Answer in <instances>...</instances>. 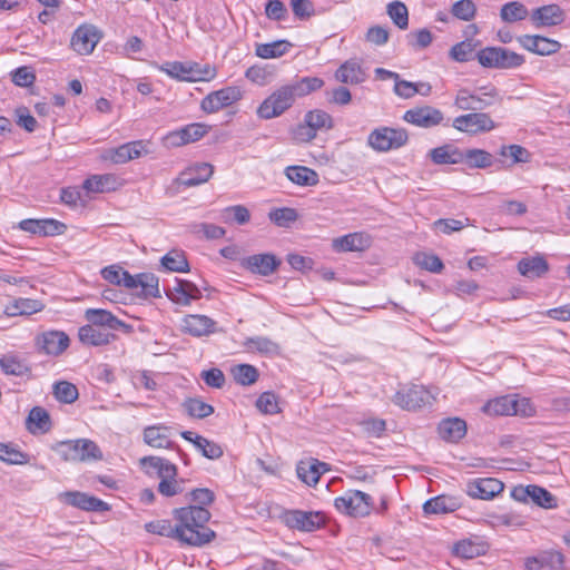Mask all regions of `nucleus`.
Here are the masks:
<instances>
[{
	"instance_id": "1",
	"label": "nucleus",
	"mask_w": 570,
	"mask_h": 570,
	"mask_svg": "<svg viewBox=\"0 0 570 570\" xmlns=\"http://www.w3.org/2000/svg\"><path fill=\"white\" fill-rule=\"evenodd\" d=\"M174 517L177 521L178 541L181 543L202 547L216 537L215 532L206 527L210 512L204 507L189 505L175 509Z\"/></svg>"
},
{
	"instance_id": "2",
	"label": "nucleus",
	"mask_w": 570,
	"mask_h": 570,
	"mask_svg": "<svg viewBox=\"0 0 570 570\" xmlns=\"http://www.w3.org/2000/svg\"><path fill=\"white\" fill-rule=\"evenodd\" d=\"M52 450L66 462H87L102 459L99 446L89 439L59 441Z\"/></svg>"
},
{
	"instance_id": "3",
	"label": "nucleus",
	"mask_w": 570,
	"mask_h": 570,
	"mask_svg": "<svg viewBox=\"0 0 570 570\" xmlns=\"http://www.w3.org/2000/svg\"><path fill=\"white\" fill-rule=\"evenodd\" d=\"M484 68L517 69L524 65L525 57L504 47H485L476 53Z\"/></svg>"
},
{
	"instance_id": "4",
	"label": "nucleus",
	"mask_w": 570,
	"mask_h": 570,
	"mask_svg": "<svg viewBox=\"0 0 570 570\" xmlns=\"http://www.w3.org/2000/svg\"><path fill=\"white\" fill-rule=\"evenodd\" d=\"M500 100L498 89L489 83L470 91L462 88L458 91L454 105L461 110H483Z\"/></svg>"
},
{
	"instance_id": "5",
	"label": "nucleus",
	"mask_w": 570,
	"mask_h": 570,
	"mask_svg": "<svg viewBox=\"0 0 570 570\" xmlns=\"http://www.w3.org/2000/svg\"><path fill=\"white\" fill-rule=\"evenodd\" d=\"M296 97L288 83L275 89L258 106L256 114L261 119L269 120L283 115L295 102Z\"/></svg>"
},
{
	"instance_id": "6",
	"label": "nucleus",
	"mask_w": 570,
	"mask_h": 570,
	"mask_svg": "<svg viewBox=\"0 0 570 570\" xmlns=\"http://www.w3.org/2000/svg\"><path fill=\"white\" fill-rule=\"evenodd\" d=\"M163 287H106L102 295L118 304H140L150 297H161Z\"/></svg>"
},
{
	"instance_id": "7",
	"label": "nucleus",
	"mask_w": 570,
	"mask_h": 570,
	"mask_svg": "<svg viewBox=\"0 0 570 570\" xmlns=\"http://www.w3.org/2000/svg\"><path fill=\"white\" fill-rule=\"evenodd\" d=\"M159 70L168 75L170 78L179 81H206L215 76L214 69L206 67L204 70L197 63L167 61L159 66Z\"/></svg>"
},
{
	"instance_id": "8",
	"label": "nucleus",
	"mask_w": 570,
	"mask_h": 570,
	"mask_svg": "<svg viewBox=\"0 0 570 570\" xmlns=\"http://www.w3.org/2000/svg\"><path fill=\"white\" fill-rule=\"evenodd\" d=\"M372 504L371 495L358 490H348L334 501V505L340 512L354 518L368 515Z\"/></svg>"
},
{
	"instance_id": "9",
	"label": "nucleus",
	"mask_w": 570,
	"mask_h": 570,
	"mask_svg": "<svg viewBox=\"0 0 570 570\" xmlns=\"http://www.w3.org/2000/svg\"><path fill=\"white\" fill-rule=\"evenodd\" d=\"M100 274L110 285H159V278L155 274L140 273L131 275L118 264L104 267Z\"/></svg>"
},
{
	"instance_id": "10",
	"label": "nucleus",
	"mask_w": 570,
	"mask_h": 570,
	"mask_svg": "<svg viewBox=\"0 0 570 570\" xmlns=\"http://www.w3.org/2000/svg\"><path fill=\"white\" fill-rule=\"evenodd\" d=\"M406 130L400 128L381 127L374 129L367 138V144L376 151L397 149L407 142Z\"/></svg>"
},
{
	"instance_id": "11",
	"label": "nucleus",
	"mask_w": 570,
	"mask_h": 570,
	"mask_svg": "<svg viewBox=\"0 0 570 570\" xmlns=\"http://www.w3.org/2000/svg\"><path fill=\"white\" fill-rule=\"evenodd\" d=\"M209 126L194 122L176 130L169 131L163 138V145L167 148H177L202 139L208 132Z\"/></svg>"
},
{
	"instance_id": "12",
	"label": "nucleus",
	"mask_w": 570,
	"mask_h": 570,
	"mask_svg": "<svg viewBox=\"0 0 570 570\" xmlns=\"http://www.w3.org/2000/svg\"><path fill=\"white\" fill-rule=\"evenodd\" d=\"M283 520L288 528L305 532L315 531L325 523L323 513L302 510L286 511Z\"/></svg>"
},
{
	"instance_id": "13",
	"label": "nucleus",
	"mask_w": 570,
	"mask_h": 570,
	"mask_svg": "<svg viewBox=\"0 0 570 570\" xmlns=\"http://www.w3.org/2000/svg\"><path fill=\"white\" fill-rule=\"evenodd\" d=\"M39 353L48 356H60L70 345L69 336L62 331H47L35 340Z\"/></svg>"
},
{
	"instance_id": "14",
	"label": "nucleus",
	"mask_w": 570,
	"mask_h": 570,
	"mask_svg": "<svg viewBox=\"0 0 570 570\" xmlns=\"http://www.w3.org/2000/svg\"><path fill=\"white\" fill-rule=\"evenodd\" d=\"M433 400L432 392L422 385H413L407 390L399 391L393 397L396 405L407 411L430 405Z\"/></svg>"
},
{
	"instance_id": "15",
	"label": "nucleus",
	"mask_w": 570,
	"mask_h": 570,
	"mask_svg": "<svg viewBox=\"0 0 570 570\" xmlns=\"http://www.w3.org/2000/svg\"><path fill=\"white\" fill-rule=\"evenodd\" d=\"M373 245V237L366 232H354L332 239L331 247L335 253H363Z\"/></svg>"
},
{
	"instance_id": "16",
	"label": "nucleus",
	"mask_w": 570,
	"mask_h": 570,
	"mask_svg": "<svg viewBox=\"0 0 570 570\" xmlns=\"http://www.w3.org/2000/svg\"><path fill=\"white\" fill-rule=\"evenodd\" d=\"M242 98L237 87H225L208 94L200 102V108L206 114H214L229 107Z\"/></svg>"
},
{
	"instance_id": "17",
	"label": "nucleus",
	"mask_w": 570,
	"mask_h": 570,
	"mask_svg": "<svg viewBox=\"0 0 570 570\" xmlns=\"http://www.w3.org/2000/svg\"><path fill=\"white\" fill-rule=\"evenodd\" d=\"M58 499L65 504L83 511L105 512L110 510L107 502L80 491L61 492L58 494Z\"/></svg>"
},
{
	"instance_id": "18",
	"label": "nucleus",
	"mask_w": 570,
	"mask_h": 570,
	"mask_svg": "<svg viewBox=\"0 0 570 570\" xmlns=\"http://www.w3.org/2000/svg\"><path fill=\"white\" fill-rule=\"evenodd\" d=\"M453 127L459 131L474 135L491 131L495 128V124L488 114L471 112L455 117Z\"/></svg>"
},
{
	"instance_id": "19",
	"label": "nucleus",
	"mask_w": 570,
	"mask_h": 570,
	"mask_svg": "<svg viewBox=\"0 0 570 570\" xmlns=\"http://www.w3.org/2000/svg\"><path fill=\"white\" fill-rule=\"evenodd\" d=\"M305 124L298 126L296 130L297 139L302 141H309L316 136L318 129H326L332 127L331 116L323 110H312L305 115Z\"/></svg>"
},
{
	"instance_id": "20",
	"label": "nucleus",
	"mask_w": 570,
	"mask_h": 570,
	"mask_svg": "<svg viewBox=\"0 0 570 570\" xmlns=\"http://www.w3.org/2000/svg\"><path fill=\"white\" fill-rule=\"evenodd\" d=\"M101 38L98 29L92 24H81L72 33L70 46L79 55H89L94 51Z\"/></svg>"
},
{
	"instance_id": "21",
	"label": "nucleus",
	"mask_w": 570,
	"mask_h": 570,
	"mask_svg": "<svg viewBox=\"0 0 570 570\" xmlns=\"http://www.w3.org/2000/svg\"><path fill=\"white\" fill-rule=\"evenodd\" d=\"M85 318L89 324L105 328L110 333H115L116 331L129 333L131 331L130 325L104 308H87L85 311Z\"/></svg>"
},
{
	"instance_id": "22",
	"label": "nucleus",
	"mask_w": 570,
	"mask_h": 570,
	"mask_svg": "<svg viewBox=\"0 0 570 570\" xmlns=\"http://www.w3.org/2000/svg\"><path fill=\"white\" fill-rule=\"evenodd\" d=\"M517 41L524 50L539 56H551L561 49L559 41L540 35H522Z\"/></svg>"
},
{
	"instance_id": "23",
	"label": "nucleus",
	"mask_w": 570,
	"mask_h": 570,
	"mask_svg": "<svg viewBox=\"0 0 570 570\" xmlns=\"http://www.w3.org/2000/svg\"><path fill=\"white\" fill-rule=\"evenodd\" d=\"M214 174V166L209 163H195L185 168L175 183L184 187H195L207 183Z\"/></svg>"
},
{
	"instance_id": "24",
	"label": "nucleus",
	"mask_w": 570,
	"mask_h": 570,
	"mask_svg": "<svg viewBox=\"0 0 570 570\" xmlns=\"http://www.w3.org/2000/svg\"><path fill=\"white\" fill-rule=\"evenodd\" d=\"M403 119L417 127L432 128L440 125L444 117L441 110L431 106H422L405 111Z\"/></svg>"
},
{
	"instance_id": "25",
	"label": "nucleus",
	"mask_w": 570,
	"mask_h": 570,
	"mask_svg": "<svg viewBox=\"0 0 570 570\" xmlns=\"http://www.w3.org/2000/svg\"><path fill=\"white\" fill-rule=\"evenodd\" d=\"M240 265L253 274L268 276L279 267L281 259L271 253L255 254L242 258Z\"/></svg>"
},
{
	"instance_id": "26",
	"label": "nucleus",
	"mask_w": 570,
	"mask_h": 570,
	"mask_svg": "<svg viewBox=\"0 0 570 570\" xmlns=\"http://www.w3.org/2000/svg\"><path fill=\"white\" fill-rule=\"evenodd\" d=\"M19 228L23 232L39 235V236H55L61 235L67 229V226L56 219H23L19 223Z\"/></svg>"
},
{
	"instance_id": "27",
	"label": "nucleus",
	"mask_w": 570,
	"mask_h": 570,
	"mask_svg": "<svg viewBox=\"0 0 570 570\" xmlns=\"http://www.w3.org/2000/svg\"><path fill=\"white\" fill-rule=\"evenodd\" d=\"M504 484L494 478H483L469 481L466 484V493L473 499L490 500L501 493Z\"/></svg>"
},
{
	"instance_id": "28",
	"label": "nucleus",
	"mask_w": 570,
	"mask_h": 570,
	"mask_svg": "<svg viewBox=\"0 0 570 570\" xmlns=\"http://www.w3.org/2000/svg\"><path fill=\"white\" fill-rule=\"evenodd\" d=\"M140 141L124 144L117 148H108L101 151L100 159L116 165L126 164L129 160L140 157Z\"/></svg>"
},
{
	"instance_id": "29",
	"label": "nucleus",
	"mask_w": 570,
	"mask_h": 570,
	"mask_svg": "<svg viewBox=\"0 0 570 570\" xmlns=\"http://www.w3.org/2000/svg\"><path fill=\"white\" fill-rule=\"evenodd\" d=\"M181 331L195 337L216 332V322L206 315H187L181 321Z\"/></svg>"
},
{
	"instance_id": "30",
	"label": "nucleus",
	"mask_w": 570,
	"mask_h": 570,
	"mask_svg": "<svg viewBox=\"0 0 570 570\" xmlns=\"http://www.w3.org/2000/svg\"><path fill=\"white\" fill-rule=\"evenodd\" d=\"M79 341L87 346H105L112 343L117 336L105 328L86 324L78 330Z\"/></svg>"
},
{
	"instance_id": "31",
	"label": "nucleus",
	"mask_w": 570,
	"mask_h": 570,
	"mask_svg": "<svg viewBox=\"0 0 570 570\" xmlns=\"http://www.w3.org/2000/svg\"><path fill=\"white\" fill-rule=\"evenodd\" d=\"M171 428L156 424L144 429V442L155 449H174L175 443L170 440Z\"/></svg>"
},
{
	"instance_id": "32",
	"label": "nucleus",
	"mask_w": 570,
	"mask_h": 570,
	"mask_svg": "<svg viewBox=\"0 0 570 570\" xmlns=\"http://www.w3.org/2000/svg\"><path fill=\"white\" fill-rule=\"evenodd\" d=\"M563 19V10L558 4H547L534 9L531 13V20L537 28L556 26Z\"/></svg>"
},
{
	"instance_id": "33",
	"label": "nucleus",
	"mask_w": 570,
	"mask_h": 570,
	"mask_svg": "<svg viewBox=\"0 0 570 570\" xmlns=\"http://www.w3.org/2000/svg\"><path fill=\"white\" fill-rule=\"evenodd\" d=\"M328 470V464L321 462L317 459L301 461L296 468L297 476L299 480L309 487L317 484L321 475Z\"/></svg>"
},
{
	"instance_id": "34",
	"label": "nucleus",
	"mask_w": 570,
	"mask_h": 570,
	"mask_svg": "<svg viewBox=\"0 0 570 570\" xmlns=\"http://www.w3.org/2000/svg\"><path fill=\"white\" fill-rule=\"evenodd\" d=\"M518 271L522 276L534 281L549 271V264L541 255L524 257L518 263Z\"/></svg>"
},
{
	"instance_id": "35",
	"label": "nucleus",
	"mask_w": 570,
	"mask_h": 570,
	"mask_svg": "<svg viewBox=\"0 0 570 570\" xmlns=\"http://www.w3.org/2000/svg\"><path fill=\"white\" fill-rule=\"evenodd\" d=\"M440 436L448 442H458L466 434V423L459 417H450L440 422Z\"/></svg>"
},
{
	"instance_id": "36",
	"label": "nucleus",
	"mask_w": 570,
	"mask_h": 570,
	"mask_svg": "<svg viewBox=\"0 0 570 570\" xmlns=\"http://www.w3.org/2000/svg\"><path fill=\"white\" fill-rule=\"evenodd\" d=\"M337 81L347 85H358L365 80V72L356 60H347L335 72Z\"/></svg>"
},
{
	"instance_id": "37",
	"label": "nucleus",
	"mask_w": 570,
	"mask_h": 570,
	"mask_svg": "<svg viewBox=\"0 0 570 570\" xmlns=\"http://www.w3.org/2000/svg\"><path fill=\"white\" fill-rule=\"evenodd\" d=\"M430 158L434 164L438 165H454L464 163L462 150L450 144L431 149Z\"/></svg>"
},
{
	"instance_id": "38",
	"label": "nucleus",
	"mask_w": 570,
	"mask_h": 570,
	"mask_svg": "<svg viewBox=\"0 0 570 570\" xmlns=\"http://www.w3.org/2000/svg\"><path fill=\"white\" fill-rule=\"evenodd\" d=\"M26 425L32 434L46 433L51 429L50 415L43 407L35 406L29 412Z\"/></svg>"
},
{
	"instance_id": "39",
	"label": "nucleus",
	"mask_w": 570,
	"mask_h": 570,
	"mask_svg": "<svg viewBox=\"0 0 570 570\" xmlns=\"http://www.w3.org/2000/svg\"><path fill=\"white\" fill-rule=\"evenodd\" d=\"M285 176L298 186H315L318 183L317 173L305 166H288Z\"/></svg>"
},
{
	"instance_id": "40",
	"label": "nucleus",
	"mask_w": 570,
	"mask_h": 570,
	"mask_svg": "<svg viewBox=\"0 0 570 570\" xmlns=\"http://www.w3.org/2000/svg\"><path fill=\"white\" fill-rule=\"evenodd\" d=\"M459 507L460 504L455 498L439 495L428 500L423 504V511L426 514H443L454 512Z\"/></svg>"
},
{
	"instance_id": "41",
	"label": "nucleus",
	"mask_w": 570,
	"mask_h": 570,
	"mask_svg": "<svg viewBox=\"0 0 570 570\" xmlns=\"http://www.w3.org/2000/svg\"><path fill=\"white\" fill-rule=\"evenodd\" d=\"M43 308V304L37 299L19 298L12 304L6 306L4 314L10 317L19 315H31L40 312Z\"/></svg>"
},
{
	"instance_id": "42",
	"label": "nucleus",
	"mask_w": 570,
	"mask_h": 570,
	"mask_svg": "<svg viewBox=\"0 0 570 570\" xmlns=\"http://www.w3.org/2000/svg\"><path fill=\"white\" fill-rule=\"evenodd\" d=\"M514 397L501 396L489 401L483 405V412L489 415H513L515 413Z\"/></svg>"
},
{
	"instance_id": "43",
	"label": "nucleus",
	"mask_w": 570,
	"mask_h": 570,
	"mask_svg": "<svg viewBox=\"0 0 570 570\" xmlns=\"http://www.w3.org/2000/svg\"><path fill=\"white\" fill-rule=\"evenodd\" d=\"M166 296L178 305H188L200 297L199 287H163Z\"/></svg>"
},
{
	"instance_id": "44",
	"label": "nucleus",
	"mask_w": 570,
	"mask_h": 570,
	"mask_svg": "<svg viewBox=\"0 0 570 570\" xmlns=\"http://www.w3.org/2000/svg\"><path fill=\"white\" fill-rule=\"evenodd\" d=\"M292 43L287 40H277L269 43H259L256 46L255 53L262 59H273L284 56Z\"/></svg>"
},
{
	"instance_id": "45",
	"label": "nucleus",
	"mask_w": 570,
	"mask_h": 570,
	"mask_svg": "<svg viewBox=\"0 0 570 570\" xmlns=\"http://www.w3.org/2000/svg\"><path fill=\"white\" fill-rule=\"evenodd\" d=\"M188 261L185 256V254L180 250L173 249L168 252L165 256L160 259V267L164 271L168 272H187L188 271Z\"/></svg>"
},
{
	"instance_id": "46",
	"label": "nucleus",
	"mask_w": 570,
	"mask_h": 570,
	"mask_svg": "<svg viewBox=\"0 0 570 570\" xmlns=\"http://www.w3.org/2000/svg\"><path fill=\"white\" fill-rule=\"evenodd\" d=\"M296 98L304 97L321 89L324 86L323 79L318 77H303L288 83Z\"/></svg>"
},
{
	"instance_id": "47",
	"label": "nucleus",
	"mask_w": 570,
	"mask_h": 570,
	"mask_svg": "<svg viewBox=\"0 0 570 570\" xmlns=\"http://www.w3.org/2000/svg\"><path fill=\"white\" fill-rule=\"evenodd\" d=\"M243 346L247 352H257L261 354H274L278 351V345L265 336L248 337Z\"/></svg>"
},
{
	"instance_id": "48",
	"label": "nucleus",
	"mask_w": 570,
	"mask_h": 570,
	"mask_svg": "<svg viewBox=\"0 0 570 570\" xmlns=\"http://www.w3.org/2000/svg\"><path fill=\"white\" fill-rule=\"evenodd\" d=\"M500 17L504 22L509 23L521 21L528 17V9L519 1L508 2L502 6Z\"/></svg>"
},
{
	"instance_id": "49",
	"label": "nucleus",
	"mask_w": 570,
	"mask_h": 570,
	"mask_svg": "<svg viewBox=\"0 0 570 570\" xmlns=\"http://www.w3.org/2000/svg\"><path fill=\"white\" fill-rule=\"evenodd\" d=\"M234 380L240 385L254 384L259 374L255 366L250 364H238L232 368Z\"/></svg>"
},
{
	"instance_id": "50",
	"label": "nucleus",
	"mask_w": 570,
	"mask_h": 570,
	"mask_svg": "<svg viewBox=\"0 0 570 570\" xmlns=\"http://www.w3.org/2000/svg\"><path fill=\"white\" fill-rule=\"evenodd\" d=\"M453 553L463 559H473L484 553V546L471 540H462L454 544Z\"/></svg>"
},
{
	"instance_id": "51",
	"label": "nucleus",
	"mask_w": 570,
	"mask_h": 570,
	"mask_svg": "<svg viewBox=\"0 0 570 570\" xmlns=\"http://www.w3.org/2000/svg\"><path fill=\"white\" fill-rule=\"evenodd\" d=\"M462 156L472 168H487L492 164V155L482 149H468L462 151Z\"/></svg>"
},
{
	"instance_id": "52",
	"label": "nucleus",
	"mask_w": 570,
	"mask_h": 570,
	"mask_svg": "<svg viewBox=\"0 0 570 570\" xmlns=\"http://www.w3.org/2000/svg\"><path fill=\"white\" fill-rule=\"evenodd\" d=\"M0 367L8 375L22 376L29 373V366L13 355H4L0 358Z\"/></svg>"
},
{
	"instance_id": "53",
	"label": "nucleus",
	"mask_w": 570,
	"mask_h": 570,
	"mask_svg": "<svg viewBox=\"0 0 570 570\" xmlns=\"http://www.w3.org/2000/svg\"><path fill=\"white\" fill-rule=\"evenodd\" d=\"M386 9L389 17L400 29L409 27V11L403 2L393 1L387 4Z\"/></svg>"
},
{
	"instance_id": "54",
	"label": "nucleus",
	"mask_w": 570,
	"mask_h": 570,
	"mask_svg": "<svg viewBox=\"0 0 570 570\" xmlns=\"http://www.w3.org/2000/svg\"><path fill=\"white\" fill-rule=\"evenodd\" d=\"M184 407L190 416L196 419H205L214 413V407L210 404L197 397L186 400Z\"/></svg>"
},
{
	"instance_id": "55",
	"label": "nucleus",
	"mask_w": 570,
	"mask_h": 570,
	"mask_svg": "<svg viewBox=\"0 0 570 570\" xmlns=\"http://www.w3.org/2000/svg\"><path fill=\"white\" fill-rule=\"evenodd\" d=\"M268 218L279 227H288L292 223L297 220L298 214L294 208L282 207L271 210Z\"/></svg>"
},
{
	"instance_id": "56",
	"label": "nucleus",
	"mask_w": 570,
	"mask_h": 570,
	"mask_svg": "<svg viewBox=\"0 0 570 570\" xmlns=\"http://www.w3.org/2000/svg\"><path fill=\"white\" fill-rule=\"evenodd\" d=\"M0 460L9 464H26L28 463V454L12 444L0 443Z\"/></svg>"
},
{
	"instance_id": "57",
	"label": "nucleus",
	"mask_w": 570,
	"mask_h": 570,
	"mask_svg": "<svg viewBox=\"0 0 570 570\" xmlns=\"http://www.w3.org/2000/svg\"><path fill=\"white\" fill-rule=\"evenodd\" d=\"M145 529L149 533L171 538L178 540L177 527H173L168 520H156L145 524Z\"/></svg>"
},
{
	"instance_id": "58",
	"label": "nucleus",
	"mask_w": 570,
	"mask_h": 570,
	"mask_svg": "<svg viewBox=\"0 0 570 570\" xmlns=\"http://www.w3.org/2000/svg\"><path fill=\"white\" fill-rule=\"evenodd\" d=\"M111 180L112 177L110 175H94L83 181L82 188L87 194L105 193L110 189Z\"/></svg>"
},
{
	"instance_id": "59",
	"label": "nucleus",
	"mask_w": 570,
	"mask_h": 570,
	"mask_svg": "<svg viewBox=\"0 0 570 570\" xmlns=\"http://www.w3.org/2000/svg\"><path fill=\"white\" fill-rule=\"evenodd\" d=\"M53 395L58 401L70 404L78 399V390L72 383L60 381L53 385Z\"/></svg>"
},
{
	"instance_id": "60",
	"label": "nucleus",
	"mask_w": 570,
	"mask_h": 570,
	"mask_svg": "<svg viewBox=\"0 0 570 570\" xmlns=\"http://www.w3.org/2000/svg\"><path fill=\"white\" fill-rule=\"evenodd\" d=\"M530 499L544 509L557 507V499L544 488L530 485Z\"/></svg>"
},
{
	"instance_id": "61",
	"label": "nucleus",
	"mask_w": 570,
	"mask_h": 570,
	"mask_svg": "<svg viewBox=\"0 0 570 570\" xmlns=\"http://www.w3.org/2000/svg\"><path fill=\"white\" fill-rule=\"evenodd\" d=\"M195 448L200 451L205 458L210 460H217L224 453L223 448L218 443H215L204 436L196 438Z\"/></svg>"
},
{
	"instance_id": "62",
	"label": "nucleus",
	"mask_w": 570,
	"mask_h": 570,
	"mask_svg": "<svg viewBox=\"0 0 570 570\" xmlns=\"http://www.w3.org/2000/svg\"><path fill=\"white\" fill-rule=\"evenodd\" d=\"M223 218L226 223L234 220L239 225H244L249 222L250 213L244 205H234L223 210Z\"/></svg>"
},
{
	"instance_id": "63",
	"label": "nucleus",
	"mask_w": 570,
	"mask_h": 570,
	"mask_svg": "<svg viewBox=\"0 0 570 570\" xmlns=\"http://www.w3.org/2000/svg\"><path fill=\"white\" fill-rule=\"evenodd\" d=\"M475 4L472 0H459L452 6V14L463 21H470L475 16Z\"/></svg>"
},
{
	"instance_id": "64",
	"label": "nucleus",
	"mask_w": 570,
	"mask_h": 570,
	"mask_svg": "<svg viewBox=\"0 0 570 570\" xmlns=\"http://www.w3.org/2000/svg\"><path fill=\"white\" fill-rule=\"evenodd\" d=\"M256 407L264 414H276L281 411L274 392H264L256 401Z\"/></svg>"
}]
</instances>
